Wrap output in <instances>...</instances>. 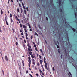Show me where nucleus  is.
I'll return each instance as SVG.
<instances>
[{"label":"nucleus","mask_w":77,"mask_h":77,"mask_svg":"<svg viewBox=\"0 0 77 77\" xmlns=\"http://www.w3.org/2000/svg\"><path fill=\"white\" fill-rule=\"evenodd\" d=\"M44 62L45 64V68L47 70H48V68H47V62H46V61H45L46 59H45V57L44 58Z\"/></svg>","instance_id":"obj_1"},{"label":"nucleus","mask_w":77,"mask_h":77,"mask_svg":"<svg viewBox=\"0 0 77 77\" xmlns=\"http://www.w3.org/2000/svg\"><path fill=\"white\" fill-rule=\"evenodd\" d=\"M69 75V76L70 77H72V74L71 73V72H69V74H68Z\"/></svg>","instance_id":"obj_2"},{"label":"nucleus","mask_w":77,"mask_h":77,"mask_svg":"<svg viewBox=\"0 0 77 77\" xmlns=\"http://www.w3.org/2000/svg\"><path fill=\"white\" fill-rule=\"evenodd\" d=\"M28 51H32V49L30 48L29 47L28 48Z\"/></svg>","instance_id":"obj_3"},{"label":"nucleus","mask_w":77,"mask_h":77,"mask_svg":"<svg viewBox=\"0 0 77 77\" xmlns=\"http://www.w3.org/2000/svg\"><path fill=\"white\" fill-rule=\"evenodd\" d=\"M5 60H6V61H8V57H7V56H5Z\"/></svg>","instance_id":"obj_4"},{"label":"nucleus","mask_w":77,"mask_h":77,"mask_svg":"<svg viewBox=\"0 0 77 77\" xmlns=\"http://www.w3.org/2000/svg\"><path fill=\"white\" fill-rule=\"evenodd\" d=\"M59 5L60 6V4L61 3V0H59Z\"/></svg>","instance_id":"obj_5"},{"label":"nucleus","mask_w":77,"mask_h":77,"mask_svg":"<svg viewBox=\"0 0 77 77\" xmlns=\"http://www.w3.org/2000/svg\"><path fill=\"white\" fill-rule=\"evenodd\" d=\"M30 48H31V46H30V44L29 43H28L27 45Z\"/></svg>","instance_id":"obj_6"},{"label":"nucleus","mask_w":77,"mask_h":77,"mask_svg":"<svg viewBox=\"0 0 77 77\" xmlns=\"http://www.w3.org/2000/svg\"><path fill=\"white\" fill-rule=\"evenodd\" d=\"M24 60H22V63L23 66H24Z\"/></svg>","instance_id":"obj_7"},{"label":"nucleus","mask_w":77,"mask_h":77,"mask_svg":"<svg viewBox=\"0 0 77 77\" xmlns=\"http://www.w3.org/2000/svg\"><path fill=\"white\" fill-rule=\"evenodd\" d=\"M1 15H2V14H3V10H1Z\"/></svg>","instance_id":"obj_8"},{"label":"nucleus","mask_w":77,"mask_h":77,"mask_svg":"<svg viewBox=\"0 0 77 77\" xmlns=\"http://www.w3.org/2000/svg\"><path fill=\"white\" fill-rule=\"evenodd\" d=\"M75 15L76 18L77 17V13H75Z\"/></svg>","instance_id":"obj_9"},{"label":"nucleus","mask_w":77,"mask_h":77,"mask_svg":"<svg viewBox=\"0 0 77 77\" xmlns=\"http://www.w3.org/2000/svg\"><path fill=\"white\" fill-rule=\"evenodd\" d=\"M21 3L22 5L23 6H24V3L23 2H22Z\"/></svg>","instance_id":"obj_10"},{"label":"nucleus","mask_w":77,"mask_h":77,"mask_svg":"<svg viewBox=\"0 0 77 77\" xmlns=\"http://www.w3.org/2000/svg\"><path fill=\"white\" fill-rule=\"evenodd\" d=\"M40 51H41V53H42V55H43V51H42V49H41L40 50Z\"/></svg>","instance_id":"obj_11"},{"label":"nucleus","mask_w":77,"mask_h":77,"mask_svg":"<svg viewBox=\"0 0 77 77\" xmlns=\"http://www.w3.org/2000/svg\"><path fill=\"white\" fill-rule=\"evenodd\" d=\"M23 27L24 28V29H26V27L25 25H23Z\"/></svg>","instance_id":"obj_12"},{"label":"nucleus","mask_w":77,"mask_h":77,"mask_svg":"<svg viewBox=\"0 0 77 77\" xmlns=\"http://www.w3.org/2000/svg\"><path fill=\"white\" fill-rule=\"evenodd\" d=\"M28 61H29V63H30V62H31V60L30 59H29V60Z\"/></svg>","instance_id":"obj_13"},{"label":"nucleus","mask_w":77,"mask_h":77,"mask_svg":"<svg viewBox=\"0 0 77 77\" xmlns=\"http://www.w3.org/2000/svg\"><path fill=\"white\" fill-rule=\"evenodd\" d=\"M24 12L25 13V14H26V10H24Z\"/></svg>","instance_id":"obj_14"},{"label":"nucleus","mask_w":77,"mask_h":77,"mask_svg":"<svg viewBox=\"0 0 77 77\" xmlns=\"http://www.w3.org/2000/svg\"><path fill=\"white\" fill-rule=\"evenodd\" d=\"M19 69L20 70V71L21 72V67L20 66L19 67Z\"/></svg>","instance_id":"obj_15"},{"label":"nucleus","mask_w":77,"mask_h":77,"mask_svg":"<svg viewBox=\"0 0 77 77\" xmlns=\"http://www.w3.org/2000/svg\"><path fill=\"white\" fill-rule=\"evenodd\" d=\"M35 35H36L37 36H38L39 35L38 34H37V33H36V32H35Z\"/></svg>","instance_id":"obj_16"},{"label":"nucleus","mask_w":77,"mask_h":77,"mask_svg":"<svg viewBox=\"0 0 77 77\" xmlns=\"http://www.w3.org/2000/svg\"><path fill=\"white\" fill-rule=\"evenodd\" d=\"M16 19L17 20H18V17H17V16H16Z\"/></svg>","instance_id":"obj_17"},{"label":"nucleus","mask_w":77,"mask_h":77,"mask_svg":"<svg viewBox=\"0 0 77 77\" xmlns=\"http://www.w3.org/2000/svg\"><path fill=\"white\" fill-rule=\"evenodd\" d=\"M16 44L17 46H18V43L17 42H16Z\"/></svg>","instance_id":"obj_18"},{"label":"nucleus","mask_w":77,"mask_h":77,"mask_svg":"<svg viewBox=\"0 0 77 77\" xmlns=\"http://www.w3.org/2000/svg\"><path fill=\"white\" fill-rule=\"evenodd\" d=\"M24 30H25V32H26V33H27V29H24Z\"/></svg>","instance_id":"obj_19"},{"label":"nucleus","mask_w":77,"mask_h":77,"mask_svg":"<svg viewBox=\"0 0 77 77\" xmlns=\"http://www.w3.org/2000/svg\"><path fill=\"white\" fill-rule=\"evenodd\" d=\"M58 52L59 53H60V49H58Z\"/></svg>","instance_id":"obj_20"},{"label":"nucleus","mask_w":77,"mask_h":77,"mask_svg":"<svg viewBox=\"0 0 77 77\" xmlns=\"http://www.w3.org/2000/svg\"><path fill=\"white\" fill-rule=\"evenodd\" d=\"M13 33H15V31L14 30V29H12Z\"/></svg>","instance_id":"obj_21"},{"label":"nucleus","mask_w":77,"mask_h":77,"mask_svg":"<svg viewBox=\"0 0 77 77\" xmlns=\"http://www.w3.org/2000/svg\"><path fill=\"white\" fill-rule=\"evenodd\" d=\"M31 57L32 59H33L34 58V56L33 55H31Z\"/></svg>","instance_id":"obj_22"},{"label":"nucleus","mask_w":77,"mask_h":77,"mask_svg":"<svg viewBox=\"0 0 77 77\" xmlns=\"http://www.w3.org/2000/svg\"><path fill=\"white\" fill-rule=\"evenodd\" d=\"M20 27H22V24H21L20 23Z\"/></svg>","instance_id":"obj_23"},{"label":"nucleus","mask_w":77,"mask_h":77,"mask_svg":"<svg viewBox=\"0 0 77 77\" xmlns=\"http://www.w3.org/2000/svg\"><path fill=\"white\" fill-rule=\"evenodd\" d=\"M10 17L11 18H12V14H10Z\"/></svg>","instance_id":"obj_24"},{"label":"nucleus","mask_w":77,"mask_h":77,"mask_svg":"<svg viewBox=\"0 0 77 77\" xmlns=\"http://www.w3.org/2000/svg\"><path fill=\"white\" fill-rule=\"evenodd\" d=\"M6 23L7 25H9V24H8V22L7 21H6Z\"/></svg>","instance_id":"obj_25"},{"label":"nucleus","mask_w":77,"mask_h":77,"mask_svg":"<svg viewBox=\"0 0 77 77\" xmlns=\"http://www.w3.org/2000/svg\"><path fill=\"white\" fill-rule=\"evenodd\" d=\"M28 36V34H27V33H26V36Z\"/></svg>","instance_id":"obj_26"},{"label":"nucleus","mask_w":77,"mask_h":77,"mask_svg":"<svg viewBox=\"0 0 77 77\" xmlns=\"http://www.w3.org/2000/svg\"><path fill=\"white\" fill-rule=\"evenodd\" d=\"M29 53L30 55H32V52H31V51L29 52Z\"/></svg>","instance_id":"obj_27"},{"label":"nucleus","mask_w":77,"mask_h":77,"mask_svg":"<svg viewBox=\"0 0 77 77\" xmlns=\"http://www.w3.org/2000/svg\"><path fill=\"white\" fill-rule=\"evenodd\" d=\"M72 30L74 32H75V29L74 28H73Z\"/></svg>","instance_id":"obj_28"},{"label":"nucleus","mask_w":77,"mask_h":77,"mask_svg":"<svg viewBox=\"0 0 77 77\" xmlns=\"http://www.w3.org/2000/svg\"><path fill=\"white\" fill-rule=\"evenodd\" d=\"M31 39H33V35H32L31 36Z\"/></svg>","instance_id":"obj_29"},{"label":"nucleus","mask_w":77,"mask_h":77,"mask_svg":"<svg viewBox=\"0 0 77 77\" xmlns=\"http://www.w3.org/2000/svg\"><path fill=\"white\" fill-rule=\"evenodd\" d=\"M2 72H3V75H4L5 74L4 73V71H3V70H2Z\"/></svg>","instance_id":"obj_30"},{"label":"nucleus","mask_w":77,"mask_h":77,"mask_svg":"<svg viewBox=\"0 0 77 77\" xmlns=\"http://www.w3.org/2000/svg\"><path fill=\"white\" fill-rule=\"evenodd\" d=\"M35 50H36L37 51H38V49L36 47L35 48Z\"/></svg>","instance_id":"obj_31"},{"label":"nucleus","mask_w":77,"mask_h":77,"mask_svg":"<svg viewBox=\"0 0 77 77\" xmlns=\"http://www.w3.org/2000/svg\"><path fill=\"white\" fill-rule=\"evenodd\" d=\"M23 9H26V8L25 7V6H23Z\"/></svg>","instance_id":"obj_32"},{"label":"nucleus","mask_w":77,"mask_h":77,"mask_svg":"<svg viewBox=\"0 0 77 77\" xmlns=\"http://www.w3.org/2000/svg\"><path fill=\"white\" fill-rule=\"evenodd\" d=\"M34 47H36V45L35 44V45H34Z\"/></svg>","instance_id":"obj_33"},{"label":"nucleus","mask_w":77,"mask_h":77,"mask_svg":"<svg viewBox=\"0 0 77 77\" xmlns=\"http://www.w3.org/2000/svg\"><path fill=\"white\" fill-rule=\"evenodd\" d=\"M36 76H37V77H39V75H38V74H36Z\"/></svg>","instance_id":"obj_34"},{"label":"nucleus","mask_w":77,"mask_h":77,"mask_svg":"<svg viewBox=\"0 0 77 77\" xmlns=\"http://www.w3.org/2000/svg\"><path fill=\"white\" fill-rule=\"evenodd\" d=\"M11 23H12V22H13V20H12V19H11Z\"/></svg>","instance_id":"obj_35"},{"label":"nucleus","mask_w":77,"mask_h":77,"mask_svg":"<svg viewBox=\"0 0 77 77\" xmlns=\"http://www.w3.org/2000/svg\"><path fill=\"white\" fill-rule=\"evenodd\" d=\"M24 42H25V43H26V40H24Z\"/></svg>","instance_id":"obj_36"},{"label":"nucleus","mask_w":77,"mask_h":77,"mask_svg":"<svg viewBox=\"0 0 77 77\" xmlns=\"http://www.w3.org/2000/svg\"><path fill=\"white\" fill-rule=\"evenodd\" d=\"M19 5L20 7H21V4H19Z\"/></svg>","instance_id":"obj_37"},{"label":"nucleus","mask_w":77,"mask_h":77,"mask_svg":"<svg viewBox=\"0 0 77 77\" xmlns=\"http://www.w3.org/2000/svg\"><path fill=\"white\" fill-rule=\"evenodd\" d=\"M39 71L41 73V72H42V71H41V69L39 70Z\"/></svg>","instance_id":"obj_38"},{"label":"nucleus","mask_w":77,"mask_h":77,"mask_svg":"<svg viewBox=\"0 0 77 77\" xmlns=\"http://www.w3.org/2000/svg\"><path fill=\"white\" fill-rule=\"evenodd\" d=\"M53 71H55V69H54V67H53Z\"/></svg>","instance_id":"obj_39"},{"label":"nucleus","mask_w":77,"mask_h":77,"mask_svg":"<svg viewBox=\"0 0 77 77\" xmlns=\"http://www.w3.org/2000/svg\"><path fill=\"white\" fill-rule=\"evenodd\" d=\"M26 39H28V38L27 37V36H26Z\"/></svg>","instance_id":"obj_40"},{"label":"nucleus","mask_w":77,"mask_h":77,"mask_svg":"<svg viewBox=\"0 0 77 77\" xmlns=\"http://www.w3.org/2000/svg\"><path fill=\"white\" fill-rule=\"evenodd\" d=\"M17 12H20V11L19 10V8L17 9Z\"/></svg>","instance_id":"obj_41"},{"label":"nucleus","mask_w":77,"mask_h":77,"mask_svg":"<svg viewBox=\"0 0 77 77\" xmlns=\"http://www.w3.org/2000/svg\"><path fill=\"white\" fill-rule=\"evenodd\" d=\"M35 69L36 70L37 69V68H36V66H35Z\"/></svg>","instance_id":"obj_42"},{"label":"nucleus","mask_w":77,"mask_h":77,"mask_svg":"<svg viewBox=\"0 0 77 77\" xmlns=\"http://www.w3.org/2000/svg\"><path fill=\"white\" fill-rule=\"evenodd\" d=\"M28 26H30V25L29 23H28Z\"/></svg>","instance_id":"obj_43"},{"label":"nucleus","mask_w":77,"mask_h":77,"mask_svg":"<svg viewBox=\"0 0 77 77\" xmlns=\"http://www.w3.org/2000/svg\"><path fill=\"white\" fill-rule=\"evenodd\" d=\"M32 43H33V44H34V45H35V42H32Z\"/></svg>","instance_id":"obj_44"},{"label":"nucleus","mask_w":77,"mask_h":77,"mask_svg":"<svg viewBox=\"0 0 77 77\" xmlns=\"http://www.w3.org/2000/svg\"><path fill=\"white\" fill-rule=\"evenodd\" d=\"M0 32H1V33H2V30H1V28L0 27Z\"/></svg>","instance_id":"obj_45"},{"label":"nucleus","mask_w":77,"mask_h":77,"mask_svg":"<svg viewBox=\"0 0 77 77\" xmlns=\"http://www.w3.org/2000/svg\"><path fill=\"white\" fill-rule=\"evenodd\" d=\"M26 9L27 11H29V9H28V7L26 8Z\"/></svg>","instance_id":"obj_46"},{"label":"nucleus","mask_w":77,"mask_h":77,"mask_svg":"<svg viewBox=\"0 0 77 77\" xmlns=\"http://www.w3.org/2000/svg\"><path fill=\"white\" fill-rule=\"evenodd\" d=\"M32 62H34L35 61V60H34V59H32Z\"/></svg>","instance_id":"obj_47"},{"label":"nucleus","mask_w":77,"mask_h":77,"mask_svg":"<svg viewBox=\"0 0 77 77\" xmlns=\"http://www.w3.org/2000/svg\"><path fill=\"white\" fill-rule=\"evenodd\" d=\"M57 48H59V46L58 45H57Z\"/></svg>","instance_id":"obj_48"},{"label":"nucleus","mask_w":77,"mask_h":77,"mask_svg":"<svg viewBox=\"0 0 77 77\" xmlns=\"http://www.w3.org/2000/svg\"><path fill=\"white\" fill-rule=\"evenodd\" d=\"M20 32H23V30L21 29L20 30Z\"/></svg>","instance_id":"obj_49"},{"label":"nucleus","mask_w":77,"mask_h":77,"mask_svg":"<svg viewBox=\"0 0 77 77\" xmlns=\"http://www.w3.org/2000/svg\"><path fill=\"white\" fill-rule=\"evenodd\" d=\"M21 35H24V34H23V32L21 33Z\"/></svg>","instance_id":"obj_50"},{"label":"nucleus","mask_w":77,"mask_h":77,"mask_svg":"<svg viewBox=\"0 0 77 77\" xmlns=\"http://www.w3.org/2000/svg\"><path fill=\"white\" fill-rule=\"evenodd\" d=\"M46 20H47V21H48V18H47V17H46Z\"/></svg>","instance_id":"obj_51"},{"label":"nucleus","mask_w":77,"mask_h":77,"mask_svg":"<svg viewBox=\"0 0 77 77\" xmlns=\"http://www.w3.org/2000/svg\"><path fill=\"white\" fill-rule=\"evenodd\" d=\"M29 67H30V63H29Z\"/></svg>","instance_id":"obj_52"},{"label":"nucleus","mask_w":77,"mask_h":77,"mask_svg":"<svg viewBox=\"0 0 77 77\" xmlns=\"http://www.w3.org/2000/svg\"><path fill=\"white\" fill-rule=\"evenodd\" d=\"M33 64L34 65H35V62H33Z\"/></svg>","instance_id":"obj_53"},{"label":"nucleus","mask_w":77,"mask_h":77,"mask_svg":"<svg viewBox=\"0 0 77 77\" xmlns=\"http://www.w3.org/2000/svg\"><path fill=\"white\" fill-rule=\"evenodd\" d=\"M27 73H28V70L26 71V74H27Z\"/></svg>","instance_id":"obj_54"},{"label":"nucleus","mask_w":77,"mask_h":77,"mask_svg":"<svg viewBox=\"0 0 77 77\" xmlns=\"http://www.w3.org/2000/svg\"><path fill=\"white\" fill-rule=\"evenodd\" d=\"M39 56L40 59H41V56L40 55H39Z\"/></svg>","instance_id":"obj_55"},{"label":"nucleus","mask_w":77,"mask_h":77,"mask_svg":"<svg viewBox=\"0 0 77 77\" xmlns=\"http://www.w3.org/2000/svg\"><path fill=\"white\" fill-rule=\"evenodd\" d=\"M42 74L43 75H44V74L43 73H42Z\"/></svg>","instance_id":"obj_56"},{"label":"nucleus","mask_w":77,"mask_h":77,"mask_svg":"<svg viewBox=\"0 0 77 77\" xmlns=\"http://www.w3.org/2000/svg\"><path fill=\"white\" fill-rule=\"evenodd\" d=\"M60 12H62V9H60Z\"/></svg>","instance_id":"obj_57"},{"label":"nucleus","mask_w":77,"mask_h":77,"mask_svg":"<svg viewBox=\"0 0 77 77\" xmlns=\"http://www.w3.org/2000/svg\"><path fill=\"white\" fill-rule=\"evenodd\" d=\"M62 55H61V59H62Z\"/></svg>","instance_id":"obj_58"},{"label":"nucleus","mask_w":77,"mask_h":77,"mask_svg":"<svg viewBox=\"0 0 77 77\" xmlns=\"http://www.w3.org/2000/svg\"><path fill=\"white\" fill-rule=\"evenodd\" d=\"M37 65H38V66H39V63H37Z\"/></svg>","instance_id":"obj_59"},{"label":"nucleus","mask_w":77,"mask_h":77,"mask_svg":"<svg viewBox=\"0 0 77 77\" xmlns=\"http://www.w3.org/2000/svg\"><path fill=\"white\" fill-rule=\"evenodd\" d=\"M40 74V75L41 76V77H43V76H42V75H41V74Z\"/></svg>","instance_id":"obj_60"},{"label":"nucleus","mask_w":77,"mask_h":77,"mask_svg":"<svg viewBox=\"0 0 77 77\" xmlns=\"http://www.w3.org/2000/svg\"><path fill=\"white\" fill-rule=\"evenodd\" d=\"M29 29H31V26H29Z\"/></svg>","instance_id":"obj_61"},{"label":"nucleus","mask_w":77,"mask_h":77,"mask_svg":"<svg viewBox=\"0 0 77 77\" xmlns=\"http://www.w3.org/2000/svg\"><path fill=\"white\" fill-rule=\"evenodd\" d=\"M40 62H42V60H40Z\"/></svg>","instance_id":"obj_62"},{"label":"nucleus","mask_w":77,"mask_h":77,"mask_svg":"<svg viewBox=\"0 0 77 77\" xmlns=\"http://www.w3.org/2000/svg\"><path fill=\"white\" fill-rule=\"evenodd\" d=\"M32 29H30V30H29V31H32Z\"/></svg>","instance_id":"obj_63"},{"label":"nucleus","mask_w":77,"mask_h":77,"mask_svg":"<svg viewBox=\"0 0 77 77\" xmlns=\"http://www.w3.org/2000/svg\"><path fill=\"white\" fill-rule=\"evenodd\" d=\"M23 38H24V36H22Z\"/></svg>","instance_id":"obj_64"}]
</instances>
